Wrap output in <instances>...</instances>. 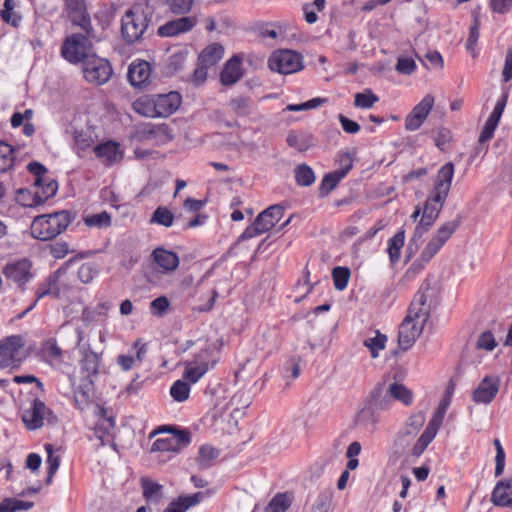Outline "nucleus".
Segmentation results:
<instances>
[{
    "mask_svg": "<svg viewBox=\"0 0 512 512\" xmlns=\"http://www.w3.org/2000/svg\"><path fill=\"white\" fill-rule=\"evenodd\" d=\"M174 222L173 213L165 206H159L153 212L150 223L158 224L164 227H171Z\"/></svg>",
    "mask_w": 512,
    "mask_h": 512,
    "instance_id": "nucleus-41",
    "label": "nucleus"
},
{
    "mask_svg": "<svg viewBox=\"0 0 512 512\" xmlns=\"http://www.w3.org/2000/svg\"><path fill=\"white\" fill-rule=\"evenodd\" d=\"M213 354L214 350L210 346H207L201 349V351L194 356V359L191 362L199 366H207L209 370L210 368H213L217 362Z\"/></svg>",
    "mask_w": 512,
    "mask_h": 512,
    "instance_id": "nucleus-51",
    "label": "nucleus"
},
{
    "mask_svg": "<svg viewBox=\"0 0 512 512\" xmlns=\"http://www.w3.org/2000/svg\"><path fill=\"white\" fill-rule=\"evenodd\" d=\"M425 423V414L417 412L410 415L405 422L403 428L398 432L395 439V445L405 448L409 445L410 441L417 435L419 430Z\"/></svg>",
    "mask_w": 512,
    "mask_h": 512,
    "instance_id": "nucleus-18",
    "label": "nucleus"
},
{
    "mask_svg": "<svg viewBox=\"0 0 512 512\" xmlns=\"http://www.w3.org/2000/svg\"><path fill=\"white\" fill-rule=\"evenodd\" d=\"M167 432V437L158 438L152 445L151 451L180 452L191 442V434L186 430H178L170 426H162L152 435Z\"/></svg>",
    "mask_w": 512,
    "mask_h": 512,
    "instance_id": "nucleus-9",
    "label": "nucleus"
},
{
    "mask_svg": "<svg viewBox=\"0 0 512 512\" xmlns=\"http://www.w3.org/2000/svg\"><path fill=\"white\" fill-rule=\"evenodd\" d=\"M368 403L371 404V406L381 413L382 411L388 410L392 406V400L391 397L385 388L384 384H378L369 394L368 398L366 399Z\"/></svg>",
    "mask_w": 512,
    "mask_h": 512,
    "instance_id": "nucleus-29",
    "label": "nucleus"
},
{
    "mask_svg": "<svg viewBox=\"0 0 512 512\" xmlns=\"http://www.w3.org/2000/svg\"><path fill=\"white\" fill-rule=\"evenodd\" d=\"M229 107L239 116L248 115L250 112V99L246 96H237L230 100Z\"/></svg>",
    "mask_w": 512,
    "mask_h": 512,
    "instance_id": "nucleus-56",
    "label": "nucleus"
},
{
    "mask_svg": "<svg viewBox=\"0 0 512 512\" xmlns=\"http://www.w3.org/2000/svg\"><path fill=\"white\" fill-rule=\"evenodd\" d=\"M75 147L77 150L85 151L92 144V138L83 131H76L74 134Z\"/></svg>",
    "mask_w": 512,
    "mask_h": 512,
    "instance_id": "nucleus-63",
    "label": "nucleus"
},
{
    "mask_svg": "<svg viewBox=\"0 0 512 512\" xmlns=\"http://www.w3.org/2000/svg\"><path fill=\"white\" fill-rule=\"evenodd\" d=\"M387 337L377 332L376 336L367 338L363 341V345L368 348L372 358H377L379 352L385 349Z\"/></svg>",
    "mask_w": 512,
    "mask_h": 512,
    "instance_id": "nucleus-43",
    "label": "nucleus"
},
{
    "mask_svg": "<svg viewBox=\"0 0 512 512\" xmlns=\"http://www.w3.org/2000/svg\"><path fill=\"white\" fill-rule=\"evenodd\" d=\"M66 11L71 22L79 26L88 36H92L93 27L87 13L85 0H64Z\"/></svg>",
    "mask_w": 512,
    "mask_h": 512,
    "instance_id": "nucleus-16",
    "label": "nucleus"
},
{
    "mask_svg": "<svg viewBox=\"0 0 512 512\" xmlns=\"http://www.w3.org/2000/svg\"><path fill=\"white\" fill-rule=\"evenodd\" d=\"M208 371L207 366H199L191 361L185 363V370L183 373L184 380L188 383H196Z\"/></svg>",
    "mask_w": 512,
    "mask_h": 512,
    "instance_id": "nucleus-42",
    "label": "nucleus"
},
{
    "mask_svg": "<svg viewBox=\"0 0 512 512\" xmlns=\"http://www.w3.org/2000/svg\"><path fill=\"white\" fill-rule=\"evenodd\" d=\"M405 231H398L392 238L388 240V254L392 264H395L400 258V251L404 245Z\"/></svg>",
    "mask_w": 512,
    "mask_h": 512,
    "instance_id": "nucleus-39",
    "label": "nucleus"
},
{
    "mask_svg": "<svg viewBox=\"0 0 512 512\" xmlns=\"http://www.w3.org/2000/svg\"><path fill=\"white\" fill-rule=\"evenodd\" d=\"M289 506V498L285 494H277L270 501L266 512H286Z\"/></svg>",
    "mask_w": 512,
    "mask_h": 512,
    "instance_id": "nucleus-58",
    "label": "nucleus"
},
{
    "mask_svg": "<svg viewBox=\"0 0 512 512\" xmlns=\"http://www.w3.org/2000/svg\"><path fill=\"white\" fill-rule=\"evenodd\" d=\"M133 109L136 113L145 117H159L155 96H143L138 98L133 103Z\"/></svg>",
    "mask_w": 512,
    "mask_h": 512,
    "instance_id": "nucleus-34",
    "label": "nucleus"
},
{
    "mask_svg": "<svg viewBox=\"0 0 512 512\" xmlns=\"http://www.w3.org/2000/svg\"><path fill=\"white\" fill-rule=\"evenodd\" d=\"M4 512H16L20 510H29L33 507V502L22 501L16 498L4 499Z\"/></svg>",
    "mask_w": 512,
    "mask_h": 512,
    "instance_id": "nucleus-59",
    "label": "nucleus"
},
{
    "mask_svg": "<svg viewBox=\"0 0 512 512\" xmlns=\"http://www.w3.org/2000/svg\"><path fill=\"white\" fill-rule=\"evenodd\" d=\"M154 96L159 117H168L172 115L181 105V95L176 91Z\"/></svg>",
    "mask_w": 512,
    "mask_h": 512,
    "instance_id": "nucleus-25",
    "label": "nucleus"
},
{
    "mask_svg": "<svg viewBox=\"0 0 512 512\" xmlns=\"http://www.w3.org/2000/svg\"><path fill=\"white\" fill-rule=\"evenodd\" d=\"M97 158L105 165L111 166L122 159L119 144L114 141H106L93 148Z\"/></svg>",
    "mask_w": 512,
    "mask_h": 512,
    "instance_id": "nucleus-27",
    "label": "nucleus"
},
{
    "mask_svg": "<svg viewBox=\"0 0 512 512\" xmlns=\"http://www.w3.org/2000/svg\"><path fill=\"white\" fill-rule=\"evenodd\" d=\"M434 97L427 94L406 116L405 128L408 131H415L419 129L430 113L434 105Z\"/></svg>",
    "mask_w": 512,
    "mask_h": 512,
    "instance_id": "nucleus-17",
    "label": "nucleus"
},
{
    "mask_svg": "<svg viewBox=\"0 0 512 512\" xmlns=\"http://www.w3.org/2000/svg\"><path fill=\"white\" fill-rule=\"evenodd\" d=\"M44 419H47L48 422L56 421L52 411L39 399H35L32 407L26 410L22 416V420L29 430L41 428L44 424Z\"/></svg>",
    "mask_w": 512,
    "mask_h": 512,
    "instance_id": "nucleus-15",
    "label": "nucleus"
},
{
    "mask_svg": "<svg viewBox=\"0 0 512 512\" xmlns=\"http://www.w3.org/2000/svg\"><path fill=\"white\" fill-rule=\"evenodd\" d=\"M491 502L495 506L512 509V477L497 482L491 494Z\"/></svg>",
    "mask_w": 512,
    "mask_h": 512,
    "instance_id": "nucleus-26",
    "label": "nucleus"
},
{
    "mask_svg": "<svg viewBox=\"0 0 512 512\" xmlns=\"http://www.w3.org/2000/svg\"><path fill=\"white\" fill-rule=\"evenodd\" d=\"M243 77L242 58L238 55L230 58L220 73V81L224 86H231Z\"/></svg>",
    "mask_w": 512,
    "mask_h": 512,
    "instance_id": "nucleus-24",
    "label": "nucleus"
},
{
    "mask_svg": "<svg viewBox=\"0 0 512 512\" xmlns=\"http://www.w3.org/2000/svg\"><path fill=\"white\" fill-rule=\"evenodd\" d=\"M3 274L18 288L24 289L25 285L34 277L32 262L27 258L10 261L4 266Z\"/></svg>",
    "mask_w": 512,
    "mask_h": 512,
    "instance_id": "nucleus-14",
    "label": "nucleus"
},
{
    "mask_svg": "<svg viewBox=\"0 0 512 512\" xmlns=\"http://www.w3.org/2000/svg\"><path fill=\"white\" fill-rule=\"evenodd\" d=\"M171 306L169 299L166 296H159L149 305V310L152 316L157 318L164 317Z\"/></svg>",
    "mask_w": 512,
    "mask_h": 512,
    "instance_id": "nucleus-46",
    "label": "nucleus"
},
{
    "mask_svg": "<svg viewBox=\"0 0 512 512\" xmlns=\"http://www.w3.org/2000/svg\"><path fill=\"white\" fill-rule=\"evenodd\" d=\"M461 223V218L445 222L436 231L435 235L423 249L419 260L415 261L410 269L419 272L438 253L447 240L455 233Z\"/></svg>",
    "mask_w": 512,
    "mask_h": 512,
    "instance_id": "nucleus-5",
    "label": "nucleus"
},
{
    "mask_svg": "<svg viewBox=\"0 0 512 512\" xmlns=\"http://www.w3.org/2000/svg\"><path fill=\"white\" fill-rule=\"evenodd\" d=\"M70 223L71 215L66 210L40 215L31 224V235L41 241L51 240L66 230Z\"/></svg>",
    "mask_w": 512,
    "mask_h": 512,
    "instance_id": "nucleus-4",
    "label": "nucleus"
},
{
    "mask_svg": "<svg viewBox=\"0 0 512 512\" xmlns=\"http://www.w3.org/2000/svg\"><path fill=\"white\" fill-rule=\"evenodd\" d=\"M99 269L96 263L87 262L82 264L78 269V279L84 283L89 284L98 275Z\"/></svg>",
    "mask_w": 512,
    "mask_h": 512,
    "instance_id": "nucleus-49",
    "label": "nucleus"
},
{
    "mask_svg": "<svg viewBox=\"0 0 512 512\" xmlns=\"http://www.w3.org/2000/svg\"><path fill=\"white\" fill-rule=\"evenodd\" d=\"M416 69V63L413 59L408 57H400L397 60L396 70L404 75L412 74Z\"/></svg>",
    "mask_w": 512,
    "mask_h": 512,
    "instance_id": "nucleus-62",
    "label": "nucleus"
},
{
    "mask_svg": "<svg viewBox=\"0 0 512 512\" xmlns=\"http://www.w3.org/2000/svg\"><path fill=\"white\" fill-rule=\"evenodd\" d=\"M14 148L4 141H0V173L7 172L14 164Z\"/></svg>",
    "mask_w": 512,
    "mask_h": 512,
    "instance_id": "nucleus-40",
    "label": "nucleus"
},
{
    "mask_svg": "<svg viewBox=\"0 0 512 512\" xmlns=\"http://www.w3.org/2000/svg\"><path fill=\"white\" fill-rule=\"evenodd\" d=\"M186 57H187V52H185V51H179V52L172 54L168 60L169 70L172 72H177V71L181 70L186 61Z\"/></svg>",
    "mask_w": 512,
    "mask_h": 512,
    "instance_id": "nucleus-61",
    "label": "nucleus"
},
{
    "mask_svg": "<svg viewBox=\"0 0 512 512\" xmlns=\"http://www.w3.org/2000/svg\"><path fill=\"white\" fill-rule=\"evenodd\" d=\"M190 385L185 380H177L170 388L171 397L177 402H184L189 398Z\"/></svg>",
    "mask_w": 512,
    "mask_h": 512,
    "instance_id": "nucleus-47",
    "label": "nucleus"
},
{
    "mask_svg": "<svg viewBox=\"0 0 512 512\" xmlns=\"http://www.w3.org/2000/svg\"><path fill=\"white\" fill-rule=\"evenodd\" d=\"M219 451L212 446L203 445L199 449L198 457L196 459L197 466L200 470L208 469L212 466L213 462L218 458Z\"/></svg>",
    "mask_w": 512,
    "mask_h": 512,
    "instance_id": "nucleus-38",
    "label": "nucleus"
},
{
    "mask_svg": "<svg viewBox=\"0 0 512 512\" xmlns=\"http://www.w3.org/2000/svg\"><path fill=\"white\" fill-rule=\"evenodd\" d=\"M508 96H509V92H508V90H506L503 92L502 97L497 101L492 113L490 114L489 118L487 119V121L480 133V136L478 139V142L480 144H483V143L489 141L493 137L494 131L496 130V128L500 122L501 116L504 112V109L506 107Z\"/></svg>",
    "mask_w": 512,
    "mask_h": 512,
    "instance_id": "nucleus-19",
    "label": "nucleus"
},
{
    "mask_svg": "<svg viewBox=\"0 0 512 512\" xmlns=\"http://www.w3.org/2000/svg\"><path fill=\"white\" fill-rule=\"evenodd\" d=\"M84 78L95 85L106 83L112 76V66L108 60L91 55L82 63Z\"/></svg>",
    "mask_w": 512,
    "mask_h": 512,
    "instance_id": "nucleus-13",
    "label": "nucleus"
},
{
    "mask_svg": "<svg viewBox=\"0 0 512 512\" xmlns=\"http://www.w3.org/2000/svg\"><path fill=\"white\" fill-rule=\"evenodd\" d=\"M480 21L475 18L473 25L470 27L469 35L466 41V49L469 53L475 56V45L479 39Z\"/></svg>",
    "mask_w": 512,
    "mask_h": 512,
    "instance_id": "nucleus-60",
    "label": "nucleus"
},
{
    "mask_svg": "<svg viewBox=\"0 0 512 512\" xmlns=\"http://www.w3.org/2000/svg\"><path fill=\"white\" fill-rule=\"evenodd\" d=\"M380 418V413L376 411L370 403L365 401L364 407L358 412L355 422L358 426L366 430H374Z\"/></svg>",
    "mask_w": 512,
    "mask_h": 512,
    "instance_id": "nucleus-32",
    "label": "nucleus"
},
{
    "mask_svg": "<svg viewBox=\"0 0 512 512\" xmlns=\"http://www.w3.org/2000/svg\"><path fill=\"white\" fill-rule=\"evenodd\" d=\"M24 346L21 336H9L0 342V368H6L14 362L19 361L17 355Z\"/></svg>",
    "mask_w": 512,
    "mask_h": 512,
    "instance_id": "nucleus-22",
    "label": "nucleus"
},
{
    "mask_svg": "<svg viewBox=\"0 0 512 512\" xmlns=\"http://www.w3.org/2000/svg\"><path fill=\"white\" fill-rule=\"evenodd\" d=\"M72 260L66 262L62 265L58 270H56L53 274L49 275V277L41 282L36 290V299L35 301L21 314H19L18 318L23 317L26 313L31 311L37 304V302L48 295H54L56 298H60L61 295L68 290V285L64 281V277L67 273L68 265Z\"/></svg>",
    "mask_w": 512,
    "mask_h": 512,
    "instance_id": "nucleus-8",
    "label": "nucleus"
},
{
    "mask_svg": "<svg viewBox=\"0 0 512 512\" xmlns=\"http://www.w3.org/2000/svg\"><path fill=\"white\" fill-rule=\"evenodd\" d=\"M454 177V164L445 163L437 172L433 187L429 192L428 198L424 204L422 216L414 231V239L421 238L440 215L451 189Z\"/></svg>",
    "mask_w": 512,
    "mask_h": 512,
    "instance_id": "nucleus-2",
    "label": "nucleus"
},
{
    "mask_svg": "<svg viewBox=\"0 0 512 512\" xmlns=\"http://www.w3.org/2000/svg\"><path fill=\"white\" fill-rule=\"evenodd\" d=\"M387 391L392 401L395 399L400 401L405 406H410L413 403L412 391L401 383L394 382L390 384L387 388Z\"/></svg>",
    "mask_w": 512,
    "mask_h": 512,
    "instance_id": "nucleus-36",
    "label": "nucleus"
},
{
    "mask_svg": "<svg viewBox=\"0 0 512 512\" xmlns=\"http://www.w3.org/2000/svg\"><path fill=\"white\" fill-rule=\"evenodd\" d=\"M100 359L92 350L85 351L81 359V371L85 374L89 384H92V376L98 374Z\"/></svg>",
    "mask_w": 512,
    "mask_h": 512,
    "instance_id": "nucleus-33",
    "label": "nucleus"
},
{
    "mask_svg": "<svg viewBox=\"0 0 512 512\" xmlns=\"http://www.w3.org/2000/svg\"><path fill=\"white\" fill-rule=\"evenodd\" d=\"M498 346L493 333L490 330L483 331L477 338L475 348L487 352L493 351Z\"/></svg>",
    "mask_w": 512,
    "mask_h": 512,
    "instance_id": "nucleus-50",
    "label": "nucleus"
},
{
    "mask_svg": "<svg viewBox=\"0 0 512 512\" xmlns=\"http://www.w3.org/2000/svg\"><path fill=\"white\" fill-rule=\"evenodd\" d=\"M283 213V207L278 204L266 208L239 236L237 243L268 232L280 221L283 217Z\"/></svg>",
    "mask_w": 512,
    "mask_h": 512,
    "instance_id": "nucleus-7",
    "label": "nucleus"
},
{
    "mask_svg": "<svg viewBox=\"0 0 512 512\" xmlns=\"http://www.w3.org/2000/svg\"><path fill=\"white\" fill-rule=\"evenodd\" d=\"M204 498L202 492H197L190 495H181L172 500L163 512H186L193 506L199 504Z\"/></svg>",
    "mask_w": 512,
    "mask_h": 512,
    "instance_id": "nucleus-31",
    "label": "nucleus"
},
{
    "mask_svg": "<svg viewBox=\"0 0 512 512\" xmlns=\"http://www.w3.org/2000/svg\"><path fill=\"white\" fill-rule=\"evenodd\" d=\"M152 12L148 5H133L122 17L121 33L124 41L133 44L142 39L151 22Z\"/></svg>",
    "mask_w": 512,
    "mask_h": 512,
    "instance_id": "nucleus-3",
    "label": "nucleus"
},
{
    "mask_svg": "<svg viewBox=\"0 0 512 512\" xmlns=\"http://www.w3.org/2000/svg\"><path fill=\"white\" fill-rule=\"evenodd\" d=\"M165 4L170 13L185 16L192 10L194 0H165Z\"/></svg>",
    "mask_w": 512,
    "mask_h": 512,
    "instance_id": "nucleus-44",
    "label": "nucleus"
},
{
    "mask_svg": "<svg viewBox=\"0 0 512 512\" xmlns=\"http://www.w3.org/2000/svg\"><path fill=\"white\" fill-rule=\"evenodd\" d=\"M224 49L218 43L208 45L199 55L198 61L208 67L215 65L223 57Z\"/></svg>",
    "mask_w": 512,
    "mask_h": 512,
    "instance_id": "nucleus-35",
    "label": "nucleus"
},
{
    "mask_svg": "<svg viewBox=\"0 0 512 512\" xmlns=\"http://www.w3.org/2000/svg\"><path fill=\"white\" fill-rule=\"evenodd\" d=\"M151 257L156 268L163 274L175 271L179 266V257L176 253L164 248H156Z\"/></svg>",
    "mask_w": 512,
    "mask_h": 512,
    "instance_id": "nucleus-23",
    "label": "nucleus"
},
{
    "mask_svg": "<svg viewBox=\"0 0 512 512\" xmlns=\"http://www.w3.org/2000/svg\"><path fill=\"white\" fill-rule=\"evenodd\" d=\"M27 169L35 176L34 185L36 187V191L30 205H41L57 193L58 183L55 179L47 175L48 171L46 167L39 162H30L27 165Z\"/></svg>",
    "mask_w": 512,
    "mask_h": 512,
    "instance_id": "nucleus-6",
    "label": "nucleus"
},
{
    "mask_svg": "<svg viewBox=\"0 0 512 512\" xmlns=\"http://www.w3.org/2000/svg\"><path fill=\"white\" fill-rule=\"evenodd\" d=\"M94 36V33L92 36H88L85 32L84 34L76 33L70 35L65 39L62 45V56L70 63H84L85 59L91 56L88 53L90 46L88 39Z\"/></svg>",
    "mask_w": 512,
    "mask_h": 512,
    "instance_id": "nucleus-12",
    "label": "nucleus"
},
{
    "mask_svg": "<svg viewBox=\"0 0 512 512\" xmlns=\"http://www.w3.org/2000/svg\"><path fill=\"white\" fill-rule=\"evenodd\" d=\"M268 67L280 74H293L304 68L303 56L289 49L277 50L269 57Z\"/></svg>",
    "mask_w": 512,
    "mask_h": 512,
    "instance_id": "nucleus-11",
    "label": "nucleus"
},
{
    "mask_svg": "<svg viewBox=\"0 0 512 512\" xmlns=\"http://www.w3.org/2000/svg\"><path fill=\"white\" fill-rule=\"evenodd\" d=\"M295 180L300 186H310L315 182V174L306 164L298 165L295 169Z\"/></svg>",
    "mask_w": 512,
    "mask_h": 512,
    "instance_id": "nucleus-45",
    "label": "nucleus"
},
{
    "mask_svg": "<svg viewBox=\"0 0 512 512\" xmlns=\"http://www.w3.org/2000/svg\"><path fill=\"white\" fill-rule=\"evenodd\" d=\"M344 178L343 173L337 171L326 174L320 184V193L327 195L336 188L338 183Z\"/></svg>",
    "mask_w": 512,
    "mask_h": 512,
    "instance_id": "nucleus-48",
    "label": "nucleus"
},
{
    "mask_svg": "<svg viewBox=\"0 0 512 512\" xmlns=\"http://www.w3.org/2000/svg\"><path fill=\"white\" fill-rule=\"evenodd\" d=\"M334 286L337 290H344L350 278V270L346 267L337 266L332 270Z\"/></svg>",
    "mask_w": 512,
    "mask_h": 512,
    "instance_id": "nucleus-53",
    "label": "nucleus"
},
{
    "mask_svg": "<svg viewBox=\"0 0 512 512\" xmlns=\"http://www.w3.org/2000/svg\"><path fill=\"white\" fill-rule=\"evenodd\" d=\"M146 140H153L157 145H163L173 139L172 129L167 124L147 125L143 130Z\"/></svg>",
    "mask_w": 512,
    "mask_h": 512,
    "instance_id": "nucleus-30",
    "label": "nucleus"
},
{
    "mask_svg": "<svg viewBox=\"0 0 512 512\" xmlns=\"http://www.w3.org/2000/svg\"><path fill=\"white\" fill-rule=\"evenodd\" d=\"M378 101V96L370 89H367L362 93H356L354 96V105L358 108L369 109Z\"/></svg>",
    "mask_w": 512,
    "mask_h": 512,
    "instance_id": "nucleus-52",
    "label": "nucleus"
},
{
    "mask_svg": "<svg viewBox=\"0 0 512 512\" xmlns=\"http://www.w3.org/2000/svg\"><path fill=\"white\" fill-rule=\"evenodd\" d=\"M44 353L48 357L50 362L61 363L63 360V351L57 345L55 339H48L44 344Z\"/></svg>",
    "mask_w": 512,
    "mask_h": 512,
    "instance_id": "nucleus-54",
    "label": "nucleus"
},
{
    "mask_svg": "<svg viewBox=\"0 0 512 512\" xmlns=\"http://www.w3.org/2000/svg\"><path fill=\"white\" fill-rule=\"evenodd\" d=\"M143 496L148 502L158 504L163 497V486L147 478L141 479Z\"/></svg>",
    "mask_w": 512,
    "mask_h": 512,
    "instance_id": "nucleus-37",
    "label": "nucleus"
},
{
    "mask_svg": "<svg viewBox=\"0 0 512 512\" xmlns=\"http://www.w3.org/2000/svg\"><path fill=\"white\" fill-rule=\"evenodd\" d=\"M198 23L195 16H181L178 19L166 22L158 28L161 37H175L191 31Z\"/></svg>",
    "mask_w": 512,
    "mask_h": 512,
    "instance_id": "nucleus-21",
    "label": "nucleus"
},
{
    "mask_svg": "<svg viewBox=\"0 0 512 512\" xmlns=\"http://www.w3.org/2000/svg\"><path fill=\"white\" fill-rule=\"evenodd\" d=\"M151 68L148 62L132 63L128 69V80L134 87L145 85L150 78Z\"/></svg>",
    "mask_w": 512,
    "mask_h": 512,
    "instance_id": "nucleus-28",
    "label": "nucleus"
},
{
    "mask_svg": "<svg viewBox=\"0 0 512 512\" xmlns=\"http://www.w3.org/2000/svg\"><path fill=\"white\" fill-rule=\"evenodd\" d=\"M500 387V379L498 376H485L474 390L472 398L476 403H491Z\"/></svg>",
    "mask_w": 512,
    "mask_h": 512,
    "instance_id": "nucleus-20",
    "label": "nucleus"
},
{
    "mask_svg": "<svg viewBox=\"0 0 512 512\" xmlns=\"http://www.w3.org/2000/svg\"><path fill=\"white\" fill-rule=\"evenodd\" d=\"M433 297V289L430 283H424L415 294L410 304L408 314L401 323L398 331V343L402 350L412 347L421 335L423 328L430 316V302Z\"/></svg>",
    "mask_w": 512,
    "mask_h": 512,
    "instance_id": "nucleus-1",
    "label": "nucleus"
},
{
    "mask_svg": "<svg viewBox=\"0 0 512 512\" xmlns=\"http://www.w3.org/2000/svg\"><path fill=\"white\" fill-rule=\"evenodd\" d=\"M450 404V399L445 398L439 404L437 410L434 412L432 419L429 421L427 427L424 432L418 438L416 443L411 449V455L414 457H419L428 447V445L435 438L439 428L442 425L445 413Z\"/></svg>",
    "mask_w": 512,
    "mask_h": 512,
    "instance_id": "nucleus-10",
    "label": "nucleus"
},
{
    "mask_svg": "<svg viewBox=\"0 0 512 512\" xmlns=\"http://www.w3.org/2000/svg\"><path fill=\"white\" fill-rule=\"evenodd\" d=\"M84 222L89 227H108L111 224V216L104 211L85 217Z\"/></svg>",
    "mask_w": 512,
    "mask_h": 512,
    "instance_id": "nucleus-57",
    "label": "nucleus"
},
{
    "mask_svg": "<svg viewBox=\"0 0 512 512\" xmlns=\"http://www.w3.org/2000/svg\"><path fill=\"white\" fill-rule=\"evenodd\" d=\"M451 138V132L448 129L439 128L435 132V145L440 149H444L445 145L450 142Z\"/></svg>",
    "mask_w": 512,
    "mask_h": 512,
    "instance_id": "nucleus-64",
    "label": "nucleus"
},
{
    "mask_svg": "<svg viewBox=\"0 0 512 512\" xmlns=\"http://www.w3.org/2000/svg\"><path fill=\"white\" fill-rule=\"evenodd\" d=\"M45 450L48 454L47 457V464H48V475L46 478V483L50 484L52 482V478L57 472L59 465H60V457L53 455V445L52 444H45Z\"/></svg>",
    "mask_w": 512,
    "mask_h": 512,
    "instance_id": "nucleus-55",
    "label": "nucleus"
}]
</instances>
